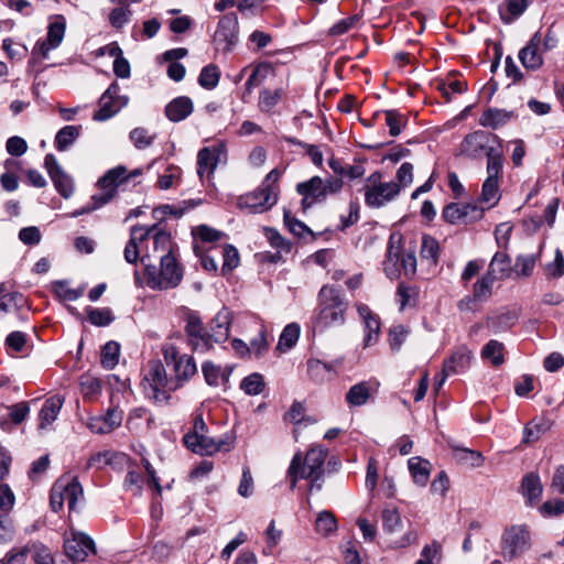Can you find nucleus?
Instances as JSON below:
<instances>
[{
    "label": "nucleus",
    "instance_id": "obj_48",
    "mask_svg": "<svg viewBox=\"0 0 564 564\" xmlns=\"http://www.w3.org/2000/svg\"><path fill=\"white\" fill-rule=\"evenodd\" d=\"M382 527L387 533H393L402 527V519L397 508L387 507L382 510Z\"/></svg>",
    "mask_w": 564,
    "mask_h": 564
},
{
    "label": "nucleus",
    "instance_id": "obj_10",
    "mask_svg": "<svg viewBox=\"0 0 564 564\" xmlns=\"http://www.w3.org/2000/svg\"><path fill=\"white\" fill-rule=\"evenodd\" d=\"M365 203L370 208H380L394 200L400 194L395 182H382V175L375 172L364 183Z\"/></svg>",
    "mask_w": 564,
    "mask_h": 564
},
{
    "label": "nucleus",
    "instance_id": "obj_3",
    "mask_svg": "<svg viewBox=\"0 0 564 564\" xmlns=\"http://www.w3.org/2000/svg\"><path fill=\"white\" fill-rule=\"evenodd\" d=\"M327 457V451L322 446L312 447L304 460L302 458L301 453H296L289 466L288 475L291 481V488L294 489L297 480L301 479H310L312 485L310 490L312 491L314 488L319 490L322 485L318 482L322 480L324 475V463Z\"/></svg>",
    "mask_w": 564,
    "mask_h": 564
},
{
    "label": "nucleus",
    "instance_id": "obj_28",
    "mask_svg": "<svg viewBox=\"0 0 564 564\" xmlns=\"http://www.w3.org/2000/svg\"><path fill=\"white\" fill-rule=\"evenodd\" d=\"M202 371L207 384L215 387L221 384L225 386L229 381V377L231 375V368L227 367L223 369L210 361L203 364Z\"/></svg>",
    "mask_w": 564,
    "mask_h": 564
},
{
    "label": "nucleus",
    "instance_id": "obj_15",
    "mask_svg": "<svg viewBox=\"0 0 564 564\" xmlns=\"http://www.w3.org/2000/svg\"><path fill=\"white\" fill-rule=\"evenodd\" d=\"M66 22L63 15H56L48 24L45 41H37L32 50V61L37 62L48 57L52 50L58 47L64 39Z\"/></svg>",
    "mask_w": 564,
    "mask_h": 564
},
{
    "label": "nucleus",
    "instance_id": "obj_54",
    "mask_svg": "<svg viewBox=\"0 0 564 564\" xmlns=\"http://www.w3.org/2000/svg\"><path fill=\"white\" fill-rule=\"evenodd\" d=\"M195 254L200 259V263L206 271L216 272L217 263L214 257H210L208 252L213 249L212 247H204L196 242L193 246Z\"/></svg>",
    "mask_w": 564,
    "mask_h": 564
},
{
    "label": "nucleus",
    "instance_id": "obj_1",
    "mask_svg": "<svg viewBox=\"0 0 564 564\" xmlns=\"http://www.w3.org/2000/svg\"><path fill=\"white\" fill-rule=\"evenodd\" d=\"M173 251L174 243L169 232L158 229L156 226L150 228L134 226L131 228L123 254L128 263L134 264L141 260L145 265L151 263L152 259H160Z\"/></svg>",
    "mask_w": 564,
    "mask_h": 564
},
{
    "label": "nucleus",
    "instance_id": "obj_62",
    "mask_svg": "<svg viewBox=\"0 0 564 564\" xmlns=\"http://www.w3.org/2000/svg\"><path fill=\"white\" fill-rule=\"evenodd\" d=\"M397 185L400 186V189L403 187H408L413 181V165L411 163L404 162L401 164L399 170L397 171Z\"/></svg>",
    "mask_w": 564,
    "mask_h": 564
},
{
    "label": "nucleus",
    "instance_id": "obj_18",
    "mask_svg": "<svg viewBox=\"0 0 564 564\" xmlns=\"http://www.w3.org/2000/svg\"><path fill=\"white\" fill-rule=\"evenodd\" d=\"M226 156V149L223 144L206 147L197 154V174L200 180L210 177L223 158Z\"/></svg>",
    "mask_w": 564,
    "mask_h": 564
},
{
    "label": "nucleus",
    "instance_id": "obj_63",
    "mask_svg": "<svg viewBox=\"0 0 564 564\" xmlns=\"http://www.w3.org/2000/svg\"><path fill=\"white\" fill-rule=\"evenodd\" d=\"M408 333L409 330L402 325H397L393 328H391L389 333L391 348L394 350L399 349L403 341L405 340Z\"/></svg>",
    "mask_w": 564,
    "mask_h": 564
},
{
    "label": "nucleus",
    "instance_id": "obj_43",
    "mask_svg": "<svg viewBox=\"0 0 564 564\" xmlns=\"http://www.w3.org/2000/svg\"><path fill=\"white\" fill-rule=\"evenodd\" d=\"M539 256L535 254H520L516 259L512 273L517 276H530L533 272Z\"/></svg>",
    "mask_w": 564,
    "mask_h": 564
},
{
    "label": "nucleus",
    "instance_id": "obj_21",
    "mask_svg": "<svg viewBox=\"0 0 564 564\" xmlns=\"http://www.w3.org/2000/svg\"><path fill=\"white\" fill-rule=\"evenodd\" d=\"M296 191L302 196L301 205L304 210L312 207L315 203L325 199L324 180L319 176H313L305 182L299 183Z\"/></svg>",
    "mask_w": 564,
    "mask_h": 564
},
{
    "label": "nucleus",
    "instance_id": "obj_30",
    "mask_svg": "<svg viewBox=\"0 0 564 564\" xmlns=\"http://www.w3.org/2000/svg\"><path fill=\"white\" fill-rule=\"evenodd\" d=\"M372 392L373 386L370 382L356 383L346 393V402L349 406H361L368 402Z\"/></svg>",
    "mask_w": 564,
    "mask_h": 564
},
{
    "label": "nucleus",
    "instance_id": "obj_8",
    "mask_svg": "<svg viewBox=\"0 0 564 564\" xmlns=\"http://www.w3.org/2000/svg\"><path fill=\"white\" fill-rule=\"evenodd\" d=\"M532 546V535L527 524H512L507 527L500 541L501 555L507 561L520 558Z\"/></svg>",
    "mask_w": 564,
    "mask_h": 564
},
{
    "label": "nucleus",
    "instance_id": "obj_51",
    "mask_svg": "<svg viewBox=\"0 0 564 564\" xmlns=\"http://www.w3.org/2000/svg\"><path fill=\"white\" fill-rule=\"evenodd\" d=\"M219 70L214 64L205 66L198 76V84L205 89H213L218 85Z\"/></svg>",
    "mask_w": 564,
    "mask_h": 564
},
{
    "label": "nucleus",
    "instance_id": "obj_37",
    "mask_svg": "<svg viewBox=\"0 0 564 564\" xmlns=\"http://www.w3.org/2000/svg\"><path fill=\"white\" fill-rule=\"evenodd\" d=\"M395 236L392 235L389 240V248L383 263L386 274L393 279L398 275V262L401 260L400 247L394 245Z\"/></svg>",
    "mask_w": 564,
    "mask_h": 564
},
{
    "label": "nucleus",
    "instance_id": "obj_4",
    "mask_svg": "<svg viewBox=\"0 0 564 564\" xmlns=\"http://www.w3.org/2000/svg\"><path fill=\"white\" fill-rule=\"evenodd\" d=\"M140 175H142L141 169H134L128 173L127 169L122 165H118L107 171V173L100 177L97 183L100 192L91 197V202L89 204L74 212L73 217L88 214L101 208L116 196L117 188L120 184L127 182L129 178H133Z\"/></svg>",
    "mask_w": 564,
    "mask_h": 564
},
{
    "label": "nucleus",
    "instance_id": "obj_20",
    "mask_svg": "<svg viewBox=\"0 0 564 564\" xmlns=\"http://www.w3.org/2000/svg\"><path fill=\"white\" fill-rule=\"evenodd\" d=\"M358 315L364 324V347H370L378 343L380 336V319L368 305L364 303L356 304Z\"/></svg>",
    "mask_w": 564,
    "mask_h": 564
},
{
    "label": "nucleus",
    "instance_id": "obj_27",
    "mask_svg": "<svg viewBox=\"0 0 564 564\" xmlns=\"http://www.w3.org/2000/svg\"><path fill=\"white\" fill-rule=\"evenodd\" d=\"M231 314L227 310H221L216 314L210 323V340L213 343H223L229 336V326Z\"/></svg>",
    "mask_w": 564,
    "mask_h": 564
},
{
    "label": "nucleus",
    "instance_id": "obj_38",
    "mask_svg": "<svg viewBox=\"0 0 564 564\" xmlns=\"http://www.w3.org/2000/svg\"><path fill=\"white\" fill-rule=\"evenodd\" d=\"M79 389L84 399L94 400L101 393V382L91 375H83L79 379Z\"/></svg>",
    "mask_w": 564,
    "mask_h": 564
},
{
    "label": "nucleus",
    "instance_id": "obj_64",
    "mask_svg": "<svg viewBox=\"0 0 564 564\" xmlns=\"http://www.w3.org/2000/svg\"><path fill=\"white\" fill-rule=\"evenodd\" d=\"M129 17H130V10L128 9V7L122 6L119 8H115L111 11V13L109 15V20H110V23L112 26L121 28L129 21Z\"/></svg>",
    "mask_w": 564,
    "mask_h": 564
},
{
    "label": "nucleus",
    "instance_id": "obj_50",
    "mask_svg": "<svg viewBox=\"0 0 564 564\" xmlns=\"http://www.w3.org/2000/svg\"><path fill=\"white\" fill-rule=\"evenodd\" d=\"M120 347L116 341H108L101 350L100 361L105 369H112L119 361Z\"/></svg>",
    "mask_w": 564,
    "mask_h": 564
},
{
    "label": "nucleus",
    "instance_id": "obj_45",
    "mask_svg": "<svg viewBox=\"0 0 564 564\" xmlns=\"http://www.w3.org/2000/svg\"><path fill=\"white\" fill-rule=\"evenodd\" d=\"M497 278L490 273H486L475 284L473 295L479 301H487L491 296L492 284Z\"/></svg>",
    "mask_w": 564,
    "mask_h": 564
},
{
    "label": "nucleus",
    "instance_id": "obj_23",
    "mask_svg": "<svg viewBox=\"0 0 564 564\" xmlns=\"http://www.w3.org/2000/svg\"><path fill=\"white\" fill-rule=\"evenodd\" d=\"M123 415L117 409H109L106 414L93 416L87 422V427L96 434H107L120 426Z\"/></svg>",
    "mask_w": 564,
    "mask_h": 564
},
{
    "label": "nucleus",
    "instance_id": "obj_61",
    "mask_svg": "<svg viewBox=\"0 0 564 564\" xmlns=\"http://www.w3.org/2000/svg\"><path fill=\"white\" fill-rule=\"evenodd\" d=\"M545 272L549 276L552 278H560L564 274V257L560 249L555 251V258L553 262L546 264Z\"/></svg>",
    "mask_w": 564,
    "mask_h": 564
},
{
    "label": "nucleus",
    "instance_id": "obj_16",
    "mask_svg": "<svg viewBox=\"0 0 564 564\" xmlns=\"http://www.w3.org/2000/svg\"><path fill=\"white\" fill-rule=\"evenodd\" d=\"M129 102V97L119 95V85L112 83L99 99V109L94 113L96 121H106L119 112Z\"/></svg>",
    "mask_w": 564,
    "mask_h": 564
},
{
    "label": "nucleus",
    "instance_id": "obj_19",
    "mask_svg": "<svg viewBox=\"0 0 564 564\" xmlns=\"http://www.w3.org/2000/svg\"><path fill=\"white\" fill-rule=\"evenodd\" d=\"M188 344L195 351H207L212 348V340L208 333L204 330L202 321L196 315H188L185 326Z\"/></svg>",
    "mask_w": 564,
    "mask_h": 564
},
{
    "label": "nucleus",
    "instance_id": "obj_55",
    "mask_svg": "<svg viewBox=\"0 0 564 564\" xmlns=\"http://www.w3.org/2000/svg\"><path fill=\"white\" fill-rule=\"evenodd\" d=\"M386 123L389 127V132L392 137H397L401 133L402 128L405 124L404 117L395 110L384 111Z\"/></svg>",
    "mask_w": 564,
    "mask_h": 564
},
{
    "label": "nucleus",
    "instance_id": "obj_7",
    "mask_svg": "<svg viewBox=\"0 0 564 564\" xmlns=\"http://www.w3.org/2000/svg\"><path fill=\"white\" fill-rule=\"evenodd\" d=\"M460 152L470 159H480L486 155L487 163L491 154H497L499 162H503V151L498 137L481 130L465 137L460 143Z\"/></svg>",
    "mask_w": 564,
    "mask_h": 564
},
{
    "label": "nucleus",
    "instance_id": "obj_12",
    "mask_svg": "<svg viewBox=\"0 0 564 564\" xmlns=\"http://www.w3.org/2000/svg\"><path fill=\"white\" fill-rule=\"evenodd\" d=\"M208 429L202 415H196L193 429L184 435V444L188 449L199 455H212L218 452L224 444L207 434Z\"/></svg>",
    "mask_w": 564,
    "mask_h": 564
},
{
    "label": "nucleus",
    "instance_id": "obj_41",
    "mask_svg": "<svg viewBox=\"0 0 564 564\" xmlns=\"http://www.w3.org/2000/svg\"><path fill=\"white\" fill-rule=\"evenodd\" d=\"M469 209L476 210V207L452 203L444 208L443 218L451 224H456L468 216Z\"/></svg>",
    "mask_w": 564,
    "mask_h": 564
},
{
    "label": "nucleus",
    "instance_id": "obj_25",
    "mask_svg": "<svg viewBox=\"0 0 564 564\" xmlns=\"http://www.w3.org/2000/svg\"><path fill=\"white\" fill-rule=\"evenodd\" d=\"M542 36L540 32L534 33L529 43L520 50L519 59L524 68L535 70L543 64V57L539 52Z\"/></svg>",
    "mask_w": 564,
    "mask_h": 564
},
{
    "label": "nucleus",
    "instance_id": "obj_57",
    "mask_svg": "<svg viewBox=\"0 0 564 564\" xmlns=\"http://www.w3.org/2000/svg\"><path fill=\"white\" fill-rule=\"evenodd\" d=\"M223 260H224V262H223L221 272H223V274H226L227 272H230L235 268L238 267V264H239L238 250L230 245L224 247Z\"/></svg>",
    "mask_w": 564,
    "mask_h": 564
},
{
    "label": "nucleus",
    "instance_id": "obj_58",
    "mask_svg": "<svg viewBox=\"0 0 564 564\" xmlns=\"http://www.w3.org/2000/svg\"><path fill=\"white\" fill-rule=\"evenodd\" d=\"M9 411L10 421L14 424L22 423L30 413V405L28 402H19L13 405L7 406Z\"/></svg>",
    "mask_w": 564,
    "mask_h": 564
},
{
    "label": "nucleus",
    "instance_id": "obj_49",
    "mask_svg": "<svg viewBox=\"0 0 564 564\" xmlns=\"http://www.w3.org/2000/svg\"><path fill=\"white\" fill-rule=\"evenodd\" d=\"M194 243L198 242L204 247L206 245L216 242L220 239L221 232L213 229L206 225H200L193 229Z\"/></svg>",
    "mask_w": 564,
    "mask_h": 564
},
{
    "label": "nucleus",
    "instance_id": "obj_24",
    "mask_svg": "<svg viewBox=\"0 0 564 564\" xmlns=\"http://www.w3.org/2000/svg\"><path fill=\"white\" fill-rule=\"evenodd\" d=\"M63 404L64 398L58 394L52 395L44 401L37 415L39 431H46L51 429L52 424L56 421Z\"/></svg>",
    "mask_w": 564,
    "mask_h": 564
},
{
    "label": "nucleus",
    "instance_id": "obj_34",
    "mask_svg": "<svg viewBox=\"0 0 564 564\" xmlns=\"http://www.w3.org/2000/svg\"><path fill=\"white\" fill-rule=\"evenodd\" d=\"M285 91L282 87L270 89L264 88L259 93L258 108L261 112L269 113L280 102Z\"/></svg>",
    "mask_w": 564,
    "mask_h": 564
},
{
    "label": "nucleus",
    "instance_id": "obj_17",
    "mask_svg": "<svg viewBox=\"0 0 564 564\" xmlns=\"http://www.w3.org/2000/svg\"><path fill=\"white\" fill-rule=\"evenodd\" d=\"M44 165L56 188L64 198H68L74 193V183L72 177L59 166L53 154H46Z\"/></svg>",
    "mask_w": 564,
    "mask_h": 564
},
{
    "label": "nucleus",
    "instance_id": "obj_14",
    "mask_svg": "<svg viewBox=\"0 0 564 564\" xmlns=\"http://www.w3.org/2000/svg\"><path fill=\"white\" fill-rule=\"evenodd\" d=\"M63 550L72 562H85L90 553H96V544L86 533L70 529L64 534Z\"/></svg>",
    "mask_w": 564,
    "mask_h": 564
},
{
    "label": "nucleus",
    "instance_id": "obj_31",
    "mask_svg": "<svg viewBox=\"0 0 564 564\" xmlns=\"http://www.w3.org/2000/svg\"><path fill=\"white\" fill-rule=\"evenodd\" d=\"M512 112L503 109L490 108L479 118V124L486 128L498 129L510 121Z\"/></svg>",
    "mask_w": 564,
    "mask_h": 564
},
{
    "label": "nucleus",
    "instance_id": "obj_56",
    "mask_svg": "<svg viewBox=\"0 0 564 564\" xmlns=\"http://www.w3.org/2000/svg\"><path fill=\"white\" fill-rule=\"evenodd\" d=\"M155 139V134L150 133L144 128H135L130 132V140L138 149H145L152 144Z\"/></svg>",
    "mask_w": 564,
    "mask_h": 564
},
{
    "label": "nucleus",
    "instance_id": "obj_35",
    "mask_svg": "<svg viewBox=\"0 0 564 564\" xmlns=\"http://www.w3.org/2000/svg\"><path fill=\"white\" fill-rule=\"evenodd\" d=\"M480 356L494 367H499L505 362V345L496 339H491L482 347Z\"/></svg>",
    "mask_w": 564,
    "mask_h": 564
},
{
    "label": "nucleus",
    "instance_id": "obj_53",
    "mask_svg": "<svg viewBox=\"0 0 564 564\" xmlns=\"http://www.w3.org/2000/svg\"><path fill=\"white\" fill-rule=\"evenodd\" d=\"M54 291L64 301H76L84 294V288L72 289L66 281H56Z\"/></svg>",
    "mask_w": 564,
    "mask_h": 564
},
{
    "label": "nucleus",
    "instance_id": "obj_44",
    "mask_svg": "<svg viewBox=\"0 0 564 564\" xmlns=\"http://www.w3.org/2000/svg\"><path fill=\"white\" fill-rule=\"evenodd\" d=\"M438 242L431 236H423L421 246V258L426 260L430 265H435L438 260Z\"/></svg>",
    "mask_w": 564,
    "mask_h": 564
},
{
    "label": "nucleus",
    "instance_id": "obj_47",
    "mask_svg": "<svg viewBox=\"0 0 564 564\" xmlns=\"http://www.w3.org/2000/svg\"><path fill=\"white\" fill-rule=\"evenodd\" d=\"M264 386L263 377L258 372L247 376L240 382V389L248 395L260 394L263 391Z\"/></svg>",
    "mask_w": 564,
    "mask_h": 564
},
{
    "label": "nucleus",
    "instance_id": "obj_36",
    "mask_svg": "<svg viewBox=\"0 0 564 564\" xmlns=\"http://www.w3.org/2000/svg\"><path fill=\"white\" fill-rule=\"evenodd\" d=\"M334 372V367L329 364H324L318 359L307 360L308 377L315 382H324L330 379Z\"/></svg>",
    "mask_w": 564,
    "mask_h": 564
},
{
    "label": "nucleus",
    "instance_id": "obj_60",
    "mask_svg": "<svg viewBox=\"0 0 564 564\" xmlns=\"http://www.w3.org/2000/svg\"><path fill=\"white\" fill-rule=\"evenodd\" d=\"M32 560L35 564H55L50 549L43 544H34L31 549Z\"/></svg>",
    "mask_w": 564,
    "mask_h": 564
},
{
    "label": "nucleus",
    "instance_id": "obj_39",
    "mask_svg": "<svg viewBox=\"0 0 564 564\" xmlns=\"http://www.w3.org/2000/svg\"><path fill=\"white\" fill-rule=\"evenodd\" d=\"M79 127L66 126L55 137V147L58 151L68 149L79 135Z\"/></svg>",
    "mask_w": 564,
    "mask_h": 564
},
{
    "label": "nucleus",
    "instance_id": "obj_22",
    "mask_svg": "<svg viewBox=\"0 0 564 564\" xmlns=\"http://www.w3.org/2000/svg\"><path fill=\"white\" fill-rule=\"evenodd\" d=\"M473 359L474 354L466 345L457 347L443 362L445 375L464 373L470 367Z\"/></svg>",
    "mask_w": 564,
    "mask_h": 564
},
{
    "label": "nucleus",
    "instance_id": "obj_46",
    "mask_svg": "<svg viewBox=\"0 0 564 564\" xmlns=\"http://www.w3.org/2000/svg\"><path fill=\"white\" fill-rule=\"evenodd\" d=\"M316 532L327 536L337 530V521L335 516L329 511H322L317 514L315 522Z\"/></svg>",
    "mask_w": 564,
    "mask_h": 564
},
{
    "label": "nucleus",
    "instance_id": "obj_13",
    "mask_svg": "<svg viewBox=\"0 0 564 564\" xmlns=\"http://www.w3.org/2000/svg\"><path fill=\"white\" fill-rule=\"evenodd\" d=\"M503 162H499L497 154H491L487 163V177L482 183L479 203L485 208L494 207L500 199L499 178L502 172Z\"/></svg>",
    "mask_w": 564,
    "mask_h": 564
},
{
    "label": "nucleus",
    "instance_id": "obj_33",
    "mask_svg": "<svg viewBox=\"0 0 564 564\" xmlns=\"http://www.w3.org/2000/svg\"><path fill=\"white\" fill-rule=\"evenodd\" d=\"M410 474L413 478V481L424 487L430 478L431 474V464L429 460L423 459L419 456L411 457L408 462Z\"/></svg>",
    "mask_w": 564,
    "mask_h": 564
},
{
    "label": "nucleus",
    "instance_id": "obj_32",
    "mask_svg": "<svg viewBox=\"0 0 564 564\" xmlns=\"http://www.w3.org/2000/svg\"><path fill=\"white\" fill-rule=\"evenodd\" d=\"M511 260L505 252H496L489 263L488 273L497 279H507L512 274Z\"/></svg>",
    "mask_w": 564,
    "mask_h": 564
},
{
    "label": "nucleus",
    "instance_id": "obj_26",
    "mask_svg": "<svg viewBox=\"0 0 564 564\" xmlns=\"http://www.w3.org/2000/svg\"><path fill=\"white\" fill-rule=\"evenodd\" d=\"M194 109V105L191 98L186 96H181L174 98L170 101L165 107L166 117L173 121L178 122L186 119Z\"/></svg>",
    "mask_w": 564,
    "mask_h": 564
},
{
    "label": "nucleus",
    "instance_id": "obj_59",
    "mask_svg": "<svg viewBox=\"0 0 564 564\" xmlns=\"http://www.w3.org/2000/svg\"><path fill=\"white\" fill-rule=\"evenodd\" d=\"M88 319L93 325L107 326L112 321L111 311L109 308H90Z\"/></svg>",
    "mask_w": 564,
    "mask_h": 564
},
{
    "label": "nucleus",
    "instance_id": "obj_5",
    "mask_svg": "<svg viewBox=\"0 0 564 564\" xmlns=\"http://www.w3.org/2000/svg\"><path fill=\"white\" fill-rule=\"evenodd\" d=\"M347 306V302L337 289L324 285L318 293L319 311L314 322V329L323 332L327 327L343 325Z\"/></svg>",
    "mask_w": 564,
    "mask_h": 564
},
{
    "label": "nucleus",
    "instance_id": "obj_52",
    "mask_svg": "<svg viewBox=\"0 0 564 564\" xmlns=\"http://www.w3.org/2000/svg\"><path fill=\"white\" fill-rule=\"evenodd\" d=\"M272 72V67L270 64L262 63L259 64L249 76L246 88L250 91L253 87L261 85L268 75Z\"/></svg>",
    "mask_w": 564,
    "mask_h": 564
},
{
    "label": "nucleus",
    "instance_id": "obj_42",
    "mask_svg": "<svg viewBox=\"0 0 564 564\" xmlns=\"http://www.w3.org/2000/svg\"><path fill=\"white\" fill-rule=\"evenodd\" d=\"M300 337V326L296 323L286 325L280 335L278 349L286 351L291 349Z\"/></svg>",
    "mask_w": 564,
    "mask_h": 564
},
{
    "label": "nucleus",
    "instance_id": "obj_6",
    "mask_svg": "<svg viewBox=\"0 0 564 564\" xmlns=\"http://www.w3.org/2000/svg\"><path fill=\"white\" fill-rule=\"evenodd\" d=\"M281 174V171L273 169L259 188L238 198L237 207L249 214H260L270 209L278 202V182Z\"/></svg>",
    "mask_w": 564,
    "mask_h": 564
},
{
    "label": "nucleus",
    "instance_id": "obj_9",
    "mask_svg": "<svg viewBox=\"0 0 564 564\" xmlns=\"http://www.w3.org/2000/svg\"><path fill=\"white\" fill-rule=\"evenodd\" d=\"M141 386L144 394L160 404L167 402L170 391L178 387V384L170 386L165 369L158 360L149 362Z\"/></svg>",
    "mask_w": 564,
    "mask_h": 564
},
{
    "label": "nucleus",
    "instance_id": "obj_40",
    "mask_svg": "<svg viewBox=\"0 0 564 564\" xmlns=\"http://www.w3.org/2000/svg\"><path fill=\"white\" fill-rule=\"evenodd\" d=\"M173 370L177 381H185L196 373L197 368L191 356L182 355L181 359L173 366Z\"/></svg>",
    "mask_w": 564,
    "mask_h": 564
},
{
    "label": "nucleus",
    "instance_id": "obj_29",
    "mask_svg": "<svg viewBox=\"0 0 564 564\" xmlns=\"http://www.w3.org/2000/svg\"><path fill=\"white\" fill-rule=\"evenodd\" d=\"M521 490L528 505H535L541 499L543 492L540 477L533 473L525 475L522 479Z\"/></svg>",
    "mask_w": 564,
    "mask_h": 564
},
{
    "label": "nucleus",
    "instance_id": "obj_2",
    "mask_svg": "<svg viewBox=\"0 0 564 564\" xmlns=\"http://www.w3.org/2000/svg\"><path fill=\"white\" fill-rule=\"evenodd\" d=\"M160 268L152 263H145L143 281L138 271H134L135 285L142 288L144 284L152 290H170L176 288L183 279V269L177 262L176 256L173 252L165 253L160 258Z\"/></svg>",
    "mask_w": 564,
    "mask_h": 564
},
{
    "label": "nucleus",
    "instance_id": "obj_11",
    "mask_svg": "<svg viewBox=\"0 0 564 564\" xmlns=\"http://www.w3.org/2000/svg\"><path fill=\"white\" fill-rule=\"evenodd\" d=\"M83 495V487L75 477L63 476L56 480L51 490V508L53 511H58L64 502H67L69 511H76L77 502Z\"/></svg>",
    "mask_w": 564,
    "mask_h": 564
}]
</instances>
